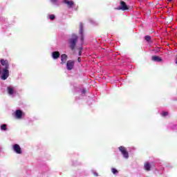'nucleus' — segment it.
I'll return each mask as SVG.
<instances>
[{
    "mask_svg": "<svg viewBox=\"0 0 177 177\" xmlns=\"http://www.w3.org/2000/svg\"><path fill=\"white\" fill-rule=\"evenodd\" d=\"M68 42L70 49L75 50V46H77V42H78V36L76 34H73L68 39Z\"/></svg>",
    "mask_w": 177,
    "mask_h": 177,
    "instance_id": "obj_1",
    "label": "nucleus"
},
{
    "mask_svg": "<svg viewBox=\"0 0 177 177\" xmlns=\"http://www.w3.org/2000/svg\"><path fill=\"white\" fill-rule=\"evenodd\" d=\"M0 77L3 81L8 80L9 77V69H3L2 66L0 65Z\"/></svg>",
    "mask_w": 177,
    "mask_h": 177,
    "instance_id": "obj_2",
    "label": "nucleus"
},
{
    "mask_svg": "<svg viewBox=\"0 0 177 177\" xmlns=\"http://www.w3.org/2000/svg\"><path fill=\"white\" fill-rule=\"evenodd\" d=\"M116 10H129V7L123 1H120V6L116 8Z\"/></svg>",
    "mask_w": 177,
    "mask_h": 177,
    "instance_id": "obj_3",
    "label": "nucleus"
},
{
    "mask_svg": "<svg viewBox=\"0 0 177 177\" xmlns=\"http://www.w3.org/2000/svg\"><path fill=\"white\" fill-rule=\"evenodd\" d=\"M119 150L120 151H121L123 157H124V158H128L129 157V154L128 153V151H127V148H125V147L123 146H120L119 147Z\"/></svg>",
    "mask_w": 177,
    "mask_h": 177,
    "instance_id": "obj_4",
    "label": "nucleus"
},
{
    "mask_svg": "<svg viewBox=\"0 0 177 177\" xmlns=\"http://www.w3.org/2000/svg\"><path fill=\"white\" fill-rule=\"evenodd\" d=\"M74 64H75V62L73 60H68L66 62V68L67 70H73L74 68Z\"/></svg>",
    "mask_w": 177,
    "mask_h": 177,
    "instance_id": "obj_5",
    "label": "nucleus"
},
{
    "mask_svg": "<svg viewBox=\"0 0 177 177\" xmlns=\"http://www.w3.org/2000/svg\"><path fill=\"white\" fill-rule=\"evenodd\" d=\"M0 63H1V66H4V68H3V69L9 70V62H8V60L1 59L0 60Z\"/></svg>",
    "mask_w": 177,
    "mask_h": 177,
    "instance_id": "obj_6",
    "label": "nucleus"
},
{
    "mask_svg": "<svg viewBox=\"0 0 177 177\" xmlns=\"http://www.w3.org/2000/svg\"><path fill=\"white\" fill-rule=\"evenodd\" d=\"M12 149L15 152L17 153V154H21V148L20 147V145L18 144H15L12 146Z\"/></svg>",
    "mask_w": 177,
    "mask_h": 177,
    "instance_id": "obj_7",
    "label": "nucleus"
},
{
    "mask_svg": "<svg viewBox=\"0 0 177 177\" xmlns=\"http://www.w3.org/2000/svg\"><path fill=\"white\" fill-rule=\"evenodd\" d=\"M15 115L16 118L20 120V118H21V117L23 116V111L20 109H18L15 111Z\"/></svg>",
    "mask_w": 177,
    "mask_h": 177,
    "instance_id": "obj_8",
    "label": "nucleus"
},
{
    "mask_svg": "<svg viewBox=\"0 0 177 177\" xmlns=\"http://www.w3.org/2000/svg\"><path fill=\"white\" fill-rule=\"evenodd\" d=\"M68 57L66 54H62L61 55V64H66V62H67V58Z\"/></svg>",
    "mask_w": 177,
    "mask_h": 177,
    "instance_id": "obj_9",
    "label": "nucleus"
},
{
    "mask_svg": "<svg viewBox=\"0 0 177 177\" xmlns=\"http://www.w3.org/2000/svg\"><path fill=\"white\" fill-rule=\"evenodd\" d=\"M64 3H66L68 8H73L74 6V1H73L64 0Z\"/></svg>",
    "mask_w": 177,
    "mask_h": 177,
    "instance_id": "obj_10",
    "label": "nucleus"
},
{
    "mask_svg": "<svg viewBox=\"0 0 177 177\" xmlns=\"http://www.w3.org/2000/svg\"><path fill=\"white\" fill-rule=\"evenodd\" d=\"M144 168L145 169V171H151V165H150V163L149 162H146L144 165Z\"/></svg>",
    "mask_w": 177,
    "mask_h": 177,
    "instance_id": "obj_11",
    "label": "nucleus"
},
{
    "mask_svg": "<svg viewBox=\"0 0 177 177\" xmlns=\"http://www.w3.org/2000/svg\"><path fill=\"white\" fill-rule=\"evenodd\" d=\"M52 57L55 59H59V57H60V53H59V51H54L52 53Z\"/></svg>",
    "mask_w": 177,
    "mask_h": 177,
    "instance_id": "obj_12",
    "label": "nucleus"
},
{
    "mask_svg": "<svg viewBox=\"0 0 177 177\" xmlns=\"http://www.w3.org/2000/svg\"><path fill=\"white\" fill-rule=\"evenodd\" d=\"M151 59L153 62H162V59H161V57L157 55L152 56Z\"/></svg>",
    "mask_w": 177,
    "mask_h": 177,
    "instance_id": "obj_13",
    "label": "nucleus"
},
{
    "mask_svg": "<svg viewBox=\"0 0 177 177\" xmlns=\"http://www.w3.org/2000/svg\"><path fill=\"white\" fill-rule=\"evenodd\" d=\"M7 91H8V93L9 95H13L15 91L13 90V88L12 87H10V86H8L7 88Z\"/></svg>",
    "mask_w": 177,
    "mask_h": 177,
    "instance_id": "obj_14",
    "label": "nucleus"
},
{
    "mask_svg": "<svg viewBox=\"0 0 177 177\" xmlns=\"http://www.w3.org/2000/svg\"><path fill=\"white\" fill-rule=\"evenodd\" d=\"M80 34H82L84 32V25L82 24V22L80 23Z\"/></svg>",
    "mask_w": 177,
    "mask_h": 177,
    "instance_id": "obj_15",
    "label": "nucleus"
},
{
    "mask_svg": "<svg viewBox=\"0 0 177 177\" xmlns=\"http://www.w3.org/2000/svg\"><path fill=\"white\" fill-rule=\"evenodd\" d=\"M145 39L147 42H150L151 41V37H150V35H146Z\"/></svg>",
    "mask_w": 177,
    "mask_h": 177,
    "instance_id": "obj_16",
    "label": "nucleus"
},
{
    "mask_svg": "<svg viewBox=\"0 0 177 177\" xmlns=\"http://www.w3.org/2000/svg\"><path fill=\"white\" fill-rule=\"evenodd\" d=\"M111 172L113 174V175H115V174H118V170H117L115 168H112Z\"/></svg>",
    "mask_w": 177,
    "mask_h": 177,
    "instance_id": "obj_17",
    "label": "nucleus"
},
{
    "mask_svg": "<svg viewBox=\"0 0 177 177\" xmlns=\"http://www.w3.org/2000/svg\"><path fill=\"white\" fill-rule=\"evenodd\" d=\"M80 34L81 35L80 41H82V44H84V32L80 33Z\"/></svg>",
    "mask_w": 177,
    "mask_h": 177,
    "instance_id": "obj_18",
    "label": "nucleus"
},
{
    "mask_svg": "<svg viewBox=\"0 0 177 177\" xmlns=\"http://www.w3.org/2000/svg\"><path fill=\"white\" fill-rule=\"evenodd\" d=\"M1 131H6V129H8L7 128H6V124H2L1 126Z\"/></svg>",
    "mask_w": 177,
    "mask_h": 177,
    "instance_id": "obj_19",
    "label": "nucleus"
},
{
    "mask_svg": "<svg viewBox=\"0 0 177 177\" xmlns=\"http://www.w3.org/2000/svg\"><path fill=\"white\" fill-rule=\"evenodd\" d=\"M82 55V46L79 48V56Z\"/></svg>",
    "mask_w": 177,
    "mask_h": 177,
    "instance_id": "obj_20",
    "label": "nucleus"
},
{
    "mask_svg": "<svg viewBox=\"0 0 177 177\" xmlns=\"http://www.w3.org/2000/svg\"><path fill=\"white\" fill-rule=\"evenodd\" d=\"M162 115L163 117H166V115H168V112H167V111L163 112V113H162Z\"/></svg>",
    "mask_w": 177,
    "mask_h": 177,
    "instance_id": "obj_21",
    "label": "nucleus"
},
{
    "mask_svg": "<svg viewBox=\"0 0 177 177\" xmlns=\"http://www.w3.org/2000/svg\"><path fill=\"white\" fill-rule=\"evenodd\" d=\"M55 15H50V20H55Z\"/></svg>",
    "mask_w": 177,
    "mask_h": 177,
    "instance_id": "obj_22",
    "label": "nucleus"
},
{
    "mask_svg": "<svg viewBox=\"0 0 177 177\" xmlns=\"http://www.w3.org/2000/svg\"><path fill=\"white\" fill-rule=\"evenodd\" d=\"M77 62H78L79 63H81V57H79L77 58Z\"/></svg>",
    "mask_w": 177,
    "mask_h": 177,
    "instance_id": "obj_23",
    "label": "nucleus"
},
{
    "mask_svg": "<svg viewBox=\"0 0 177 177\" xmlns=\"http://www.w3.org/2000/svg\"><path fill=\"white\" fill-rule=\"evenodd\" d=\"M57 0H51V2L56 3Z\"/></svg>",
    "mask_w": 177,
    "mask_h": 177,
    "instance_id": "obj_24",
    "label": "nucleus"
},
{
    "mask_svg": "<svg viewBox=\"0 0 177 177\" xmlns=\"http://www.w3.org/2000/svg\"><path fill=\"white\" fill-rule=\"evenodd\" d=\"M168 2H172V0H167Z\"/></svg>",
    "mask_w": 177,
    "mask_h": 177,
    "instance_id": "obj_25",
    "label": "nucleus"
},
{
    "mask_svg": "<svg viewBox=\"0 0 177 177\" xmlns=\"http://www.w3.org/2000/svg\"><path fill=\"white\" fill-rule=\"evenodd\" d=\"M82 92H83V93H85V90H83Z\"/></svg>",
    "mask_w": 177,
    "mask_h": 177,
    "instance_id": "obj_26",
    "label": "nucleus"
}]
</instances>
